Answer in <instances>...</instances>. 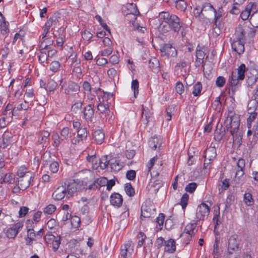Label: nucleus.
Instances as JSON below:
<instances>
[{
  "label": "nucleus",
  "instance_id": "obj_1",
  "mask_svg": "<svg viewBox=\"0 0 258 258\" xmlns=\"http://www.w3.org/2000/svg\"><path fill=\"white\" fill-rule=\"evenodd\" d=\"M240 122L239 116L232 110L229 111L227 118L224 121V132H222L219 135L216 136L217 140L218 141L222 140L226 131L227 132L229 131L234 141L240 143L242 140V137L240 133L238 134Z\"/></svg>",
  "mask_w": 258,
  "mask_h": 258
},
{
  "label": "nucleus",
  "instance_id": "obj_2",
  "mask_svg": "<svg viewBox=\"0 0 258 258\" xmlns=\"http://www.w3.org/2000/svg\"><path fill=\"white\" fill-rule=\"evenodd\" d=\"M246 67L242 63L237 70L233 71L229 76L227 82L228 93L229 95L233 96L241 86V81L245 78Z\"/></svg>",
  "mask_w": 258,
  "mask_h": 258
},
{
  "label": "nucleus",
  "instance_id": "obj_3",
  "mask_svg": "<svg viewBox=\"0 0 258 258\" xmlns=\"http://www.w3.org/2000/svg\"><path fill=\"white\" fill-rule=\"evenodd\" d=\"M159 20L167 24L171 31L178 33L183 25V22L177 15L167 11H163L159 14Z\"/></svg>",
  "mask_w": 258,
  "mask_h": 258
},
{
  "label": "nucleus",
  "instance_id": "obj_4",
  "mask_svg": "<svg viewBox=\"0 0 258 258\" xmlns=\"http://www.w3.org/2000/svg\"><path fill=\"white\" fill-rule=\"evenodd\" d=\"M18 185L19 188L24 190L28 187L30 184L31 181L34 179L32 172L27 171L24 167H21L17 172Z\"/></svg>",
  "mask_w": 258,
  "mask_h": 258
},
{
  "label": "nucleus",
  "instance_id": "obj_5",
  "mask_svg": "<svg viewBox=\"0 0 258 258\" xmlns=\"http://www.w3.org/2000/svg\"><path fill=\"white\" fill-rule=\"evenodd\" d=\"M210 212V206L203 202L197 208L195 219H196V221H204L208 217Z\"/></svg>",
  "mask_w": 258,
  "mask_h": 258
},
{
  "label": "nucleus",
  "instance_id": "obj_6",
  "mask_svg": "<svg viewBox=\"0 0 258 258\" xmlns=\"http://www.w3.org/2000/svg\"><path fill=\"white\" fill-rule=\"evenodd\" d=\"M240 241L237 235H233L230 236L228 239L227 254L230 256L234 253L240 250Z\"/></svg>",
  "mask_w": 258,
  "mask_h": 258
},
{
  "label": "nucleus",
  "instance_id": "obj_7",
  "mask_svg": "<svg viewBox=\"0 0 258 258\" xmlns=\"http://www.w3.org/2000/svg\"><path fill=\"white\" fill-rule=\"evenodd\" d=\"M162 56L176 57L177 51L171 44H164L160 49Z\"/></svg>",
  "mask_w": 258,
  "mask_h": 258
},
{
  "label": "nucleus",
  "instance_id": "obj_8",
  "mask_svg": "<svg viewBox=\"0 0 258 258\" xmlns=\"http://www.w3.org/2000/svg\"><path fill=\"white\" fill-rule=\"evenodd\" d=\"M61 19L60 13L55 12L49 18L45 24V26L48 27H52V30L59 26V22Z\"/></svg>",
  "mask_w": 258,
  "mask_h": 258
},
{
  "label": "nucleus",
  "instance_id": "obj_9",
  "mask_svg": "<svg viewBox=\"0 0 258 258\" xmlns=\"http://www.w3.org/2000/svg\"><path fill=\"white\" fill-rule=\"evenodd\" d=\"M133 243L132 241H128L121 246L120 255L122 258H131L132 253L134 250Z\"/></svg>",
  "mask_w": 258,
  "mask_h": 258
},
{
  "label": "nucleus",
  "instance_id": "obj_10",
  "mask_svg": "<svg viewBox=\"0 0 258 258\" xmlns=\"http://www.w3.org/2000/svg\"><path fill=\"white\" fill-rule=\"evenodd\" d=\"M23 227V224L21 222H19L14 224L12 227L7 230L6 232L7 236L9 238H15Z\"/></svg>",
  "mask_w": 258,
  "mask_h": 258
},
{
  "label": "nucleus",
  "instance_id": "obj_11",
  "mask_svg": "<svg viewBox=\"0 0 258 258\" xmlns=\"http://www.w3.org/2000/svg\"><path fill=\"white\" fill-rule=\"evenodd\" d=\"M199 221H196V219L186 225L185 227L183 232L181 234L180 236H184L185 233L195 235L198 231L197 225Z\"/></svg>",
  "mask_w": 258,
  "mask_h": 258
},
{
  "label": "nucleus",
  "instance_id": "obj_12",
  "mask_svg": "<svg viewBox=\"0 0 258 258\" xmlns=\"http://www.w3.org/2000/svg\"><path fill=\"white\" fill-rule=\"evenodd\" d=\"M80 90L79 85L74 82L69 83L68 87L64 89V93L69 96H72L78 94Z\"/></svg>",
  "mask_w": 258,
  "mask_h": 258
},
{
  "label": "nucleus",
  "instance_id": "obj_13",
  "mask_svg": "<svg viewBox=\"0 0 258 258\" xmlns=\"http://www.w3.org/2000/svg\"><path fill=\"white\" fill-rule=\"evenodd\" d=\"M14 132L7 130L3 135V141L1 147L3 149L7 148L13 142V138Z\"/></svg>",
  "mask_w": 258,
  "mask_h": 258
},
{
  "label": "nucleus",
  "instance_id": "obj_14",
  "mask_svg": "<svg viewBox=\"0 0 258 258\" xmlns=\"http://www.w3.org/2000/svg\"><path fill=\"white\" fill-rule=\"evenodd\" d=\"M256 5L255 3H250L245 7L244 10H241L240 17L243 20H246L249 18L255 10Z\"/></svg>",
  "mask_w": 258,
  "mask_h": 258
},
{
  "label": "nucleus",
  "instance_id": "obj_15",
  "mask_svg": "<svg viewBox=\"0 0 258 258\" xmlns=\"http://www.w3.org/2000/svg\"><path fill=\"white\" fill-rule=\"evenodd\" d=\"M83 113V118L89 122L92 121V118L94 115V109L91 104H88L85 106L82 111Z\"/></svg>",
  "mask_w": 258,
  "mask_h": 258
},
{
  "label": "nucleus",
  "instance_id": "obj_16",
  "mask_svg": "<svg viewBox=\"0 0 258 258\" xmlns=\"http://www.w3.org/2000/svg\"><path fill=\"white\" fill-rule=\"evenodd\" d=\"M110 204L113 206L119 208L123 203V198L121 195L117 192L112 194L110 197Z\"/></svg>",
  "mask_w": 258,
  "mask_h": 258
},
{
  "label": "nucleus",
  "instance_id": "obj_17",
  "mask_svg": "<svg viewBox=\"0 0 258 258\" xmlns=\"http://www.w3.org/2000/svg\"><path fill=\"white\" fill-rule=\"evenodd\" d=\"M245 177L243 170H236L233 182L235 186L242 185L245 182Z\"/></svg>",
  "mask_w": 258,
  "mask_h": 258
},
{
  "label": "nucleus",
  "instance_id": "obj_18",
  "mask_svg": "<svg viewBox=\"0 0 258 258\" xmlns=\"http://www.w3.org/2000/svg\"><path fill=\"white\" fill-rule=\"evenodd\" d=\"M63 187L66 188L67 197L69 198L77 191V184L75 182L66 181L64 182Z\"/></svg>",
  "mask_w": 258,
  "mask_h": 258
},
{
  "label": "nucleus",
  "instance_id": "obj_19",
  "mask_svg": "<svg viewBox=\"0 0 258 258\" xmlns=\"http://www.w3.org/2000/svg\"><path fill=\"white\" fill-rule=\"evenodd\" d=\"M245 43L244 41L233 40L231 43L232 49L238 54H241L244 51Z\"/></svg>",
  "mask_w": 258,
  "mask_h": 258
},
{
  "label": "nucleus",
  "instance_id": "obj_20",
  "mask_svg": "<svg viewBox=\"0 0 258 258\" xmlns=\"http://www.w3.org/2000/svg\"><path fill=\"white\" fill-rule=\"evenodd\" d=\"M67 196L66 188L63 185L59 186L52 194V197L55 200H61Z\"/></svg>",
  "mask_w": 258,
  "mask_h": 258
},
{
  "label": "nucleus",
  "instance_id": "obj_21",
  "mask_svg": "<svg viewBox=\"0 0 258 258\" xmlns=\"http://www.w3.org/2000/svg\"><path fill=\"white\" fill-rule=\"evenodd\" d=\"M217 156L216 149L214 147L207 148L204 152L203 157L209 159L210 161H214Z\"/></svg>",
  "mask_w": 258,
  "mask_h": 258
},
{
  "label": "nucleus",
  "instance_id": "obj_22",
  "mask_svg": "<svg viewBox=\"0 0 258 258\" xmlns=\"http://www.w3.org/2000/svg\"><path fill=\"white\" fill-rule=\"evenodd\" d=\"M154 210L148 206L146 204L142 205L141 207V218L143 220V218H149L152 217V215L154 214Z\"/></svg>",
  "mask_w": 258,
  "mask_h": 258
},
{
  "label": "nucleus",
  "instance_id": "obj_23",
  "mask_svg": "<svg viewBox=\"0 0 258 258\" xmlns=\"http://www.w3.org/2000/svg\"><path fill=\"white\" fill-rule=\"evenodd\" d=\"M164 246V251L169 253H173L176 250L175 241L173 239L165 241Z\"/></svg>",
  "mask_w": 258,
  "mask_h": 258
},
{
  "label": "nucleus",
  "instance_id": "obj_24",
  "mask_svg": "<svg viewBox=\"0 0 258 258\" xmlns=\"http://www.w3.org/2000/svg\"><path fill=\"white\" fill-rule=\"evenodd\" d=\"M0 30L1 33L4 35H7L9 32V24L8 22L5 21L4 16L0 12Z\"/></svg>",
  "mask_w": 258,
  "mask_h": 258
},
{
  "label": "nucleus",
  "instance_id": "obj_25",
  "mask_svg": "<svg viewBox=\"0 0 258 258\" xmlns=\"http://www.w3.org/2000/svg\"><path fill=\"white\" fill-rule=\"evenodd\" d=\"M104 133L102 130H97L94 131L93 133V138L98 144L102 143L104 140Z\"/></svg>",
  "mask_w": 258,
  "mask_h": 258
},
{
  "label": "nucleus",
  "instance_id": "obj_26",
  "mask_svg": "<svg viewBox=\"0 0 258 258\" xmlns=\"http://www.w3.org/2000/svg\"><path fill=\"white\" fill-rule=\"evenodd\" d=\"M206 55L204 51H202L201 49L197 48L196 50V59L195 61V66L197 67H199L204 62V58Z\"/></svg>",
  "mask_w": 258,
  "mask_h": 258
},
{
  "label": "nucleus",
  "instance_id": "obj_27",
  "mask_svg": "<svg viewBox=\"0 0 258 258\" xmlns=\"http://www.w3.org/2000/svg\"><path fill=\"white\" fill-rule=\"evenodd\" d=\"M235 38L234 40L237 41H241L245 42V31L242 27H238L236 30L235 33Z\"/></svg>",
  "mask_w": 258,
  "mask_h": 258
},
{
  "label": "nucleus",
  "instance_id": "obj_28",
  "mask_svg": "<svg viewBox=\"0 0 258 258\" xmlns=\"http://www.w3.org/2000/svg\"><path fill=\"white\" fill-rule=\"evenodd\" d=\"M148 144L151 148L155 150L158 147L160 148L161 145V140L157 137L154 136L149 139Z\"/></svg>",
  "mask_w": 258,
  "mask_h": 258
},
{
  "label": "nucleus",
  "instance_id": "obj_29",
  "mask_svg": "<svg viewBox=\"0 0 258 258\" xmlns=\"http://www.w3.org/2000/svg\"><path fill=\"white\" fill-rule=\"evenodd\" d=\"M159 61L155 57L151 58L149 61V67L154 72H158L160 71Z\"/></svg>",
  "mask_w": 258,
  "mask_h": 258
},
{
  "label": "nucleus",
  "instance_id": "obj_30",
  "mask_svg": "<svg viewBox=\"0 0 258 258\" xmlns=\"http://www.w3.org/2000/svg\"><path fill=\"white\" fill-rule=\"evenodd\" d=\"M249 22L253 27L258 28V10H257L256 6L253 13L250 16Z\"/></svg>",
  "mask_w": 258,
  "mask_h": 258
},
{
  "label": "nucleus",
  "instance_id": "obj_31",
  "mask_svg": "<svg viewBox=\"0 0 258 258\" xmlns=\"http://www.w3.org/2000/svg\"><path fill=\"white\" fill-rule=\"evenodd\" d=\"M175 107L176 106L174 105H169L166 107L165 117L167 120L169 121L171 119L172 116L174 114Z\"/></svg>",
  "mask_w": 258,
  "mask_h": 258
},
{
  "label": "nucleus",
  "instance_id": "obj_32",
  "mask_svg": "<svg viewBox=\"0 0 258 258\" xmlns=\"http://www.w3.org/2000/svg\"><path fill=\"white\" fill-rule=\"evenodd\" d=\"M38 60L41 63L44 62L47 63V60L48 56L47 54V50H45V47H43V49H40V52L38 53Z\"/></svg>",
  "mask_w": 258,
  "mask_h": 258
},
{
  "label": "nucleus",
  "instance_id": "obj_33",
  "mask_svg": "<svg viewBox=\"0 0 258 258\" xmlns=\"http://www.w3.org/2000/svg\"><path fill=\"white\" fill-rule=\"evenodd\" d=\"M15 182V178L12 173H6V175H5L2 180L1 181V184L7 183L9 184H13Z\"/></svg>",
  "mask_w": 258,
  "mask_h": 258
},
{
  "label": "nucleus",
  "instance_id": "obj_34",
  "mask_svg": "<svg viewBox=\"0 0 258 258\" xmlns=\"http://www.w3.org/2000/svg\"><path fill=\"white\" fill-rule=\"evenodd\" d=\"M214 13V19L213 20V22H215L216 23L220 22L221 20L220 19L222 17L223 15V10L222 7L219 8L218 10H216L215 9H214L213 11Z\"/></svg>",
  "mask_w": 258,
  "mask_h": 258
},
{
  "label": "nucleus",
  "instance_id": "obj_35",
  "mask_svg": "<svg viewBox=\"0 0 258 258\" xmlns=\"http://www.w3.org/2000/svg\"><path fill=\"white\" fill-rule=\"evenodd\" d=\"M51 138L53 141L52 145L57 149L61 143V141L63 139H61L57 133H53L52 135Z\"/></svg>",
  "mask_w": 258,
  "mask_h": 258
},
{
  "label": "nucleus",
  "instance_id": "obj_36",
  "mask_svg": "<svg viewBox=\"0 0 258 258\" xmlns=\"http://www.w3.org/2000/svg\"><path fill=\"white\" fill-rule=\"evenodd\" d=\"M164 219L165 215L163 213L159 214L158 217L156 219L157 225L159 226V227L157 226L156 227V228L157 229V231L162 229Z\"/></svg>",
  "mask_w": 258,
  "mask_h": 258
},
{
  "label": "nucleus",
  "instance_id": "obj_37",
  "mask_svg": "<svg viewBox=\"0 0 258 258\" xmlns=\"http://www.w3.org/2000/svg\"><path fill=\"white\" fill-rule=\"evenodd\" d=\"M175 3L176 9L181 12H184L186 9L187 4L184 0H176Z\"/></svg>",
  "mask_w": 258,
  "mask_h": 258
},
{
  "label": "nucleus",
  "instance_id": "obj_38",
  "mask_svg": "<svg viewBox=\"0 0 258 258\" xmlns=\"http://www.w3.org/2000/svg\"><path fill=\"white\" fill-rule=\"evenodd\" d=\"M202 84L200 82H197L193 87L192 94L194 96H199L202 90Z\"/></svg>",
  "mask_w": 258,
  "mask_h": 258
},
{
  "label": "nucleus",
  "instance_id": "obj_39",
  "mask_svg": "<svg viewBox=\"0 0 258 258\" xmlns=\"http://www.w3.org/2000/svg\"><path fill=\"white\" fill-rule=\"evenodd\" d=\"M163 181L159 179H155L153 182V183L151 185V187L153 188L154 193L156 194L158 192L159 189L160 187H161L163 186Z\"/></svg>",
  "mask_w": 258,
  "mask_h": 258
},
{
  "label": "nucleus",
  "instance_id": "obj_40",
  "mask_svg": "<svg viewBox=\"0 0 258 258\" xmlns=\"http://www.w3.org/2000/svg\"><path fill=\"white\" fill-rule=\"evenodd\" d=\"M244 202L245 204L248 206H252L254 204V200L251 193L246 192L244 195Z\"/></svg>",
  "mask_w": 258,
  "mask_h": 258
},
{
  "label": "nucleus",
  "instance_id": "obj_41",
  "mask_svg": "<svg viewBox=\"0 0 258 258\" xmlns=\"http://www.w3.org/2000/svg\"><path fill=\"white\" fill-rule=\"evenodd\" d=\"M124 190L127 196L133 197L135 194V191L131 183H127L124 185Z\"/></svg>",
  "mask_w": 258,
  "mask_h": 258
},
{
  "label": "nucleus",
  "instance_id": "obj_42",
  "mask_svg": "<svg viewBox=\"0 0 258 258\" xmlns=\"http://www.w3.org/2000/svg\"><path fill=\"white\" fill-rule=\"evenodd\" d=\"M126 14L139 15H140V12L137 6L135 4H131L127 6V12Z\"/></svg>",
  "mask_w": 258,
  "mask_h": 258
},
{
  "label": "nucleus",
  "instance_id": "obj_43",
  "mask_svg": "<svg viewBox=\"0 0 258 258\" xmlns=\"http://www.w3.org/2000/svg\"><path fill=\"white\" fill-rule=\"evenodd\" d=\"M220 215V208H218V211H214V216L213 218V221L214 223V232H215L216 229L218 228V226L221 223L220 221L219 220L218 217Z\"/></svg>",
  "mask_w": 258,
  "mask_h": 258
},
{
  "label": "nucleus",
  "instance_id": "obj_44",
  "mask_svg": "<svg viewBox=\"0 0 258 258\" xmlns=\"http://www.w3.org/2000/svg\"><path fill=\"white\" fill-rule=\"evenodd\" d=\"M88 135V132L86 128H80L77 131L78 138L81 140H85Z\"/></svg>",
  "mask_w": 258,
  "mask_h": 258
},
{
  "label": "nucleus",
  "instance_id": "obj_45",
  "mask_svg": "<svg viewBox=\"0 0 258 258\" xmlns=\"http://www.w3.org/2000/svg\"><path fill=\"white\" fill-rule=\"evenodd\" d=\"M221 23L218 22L216 23L214 22V27L212 30V33L214 37H217L219 36L221 33L220 28Z\"/></svg>",
  "mask_w": 258,
  "mask_h": 258
},
{
  "label": "nucleus",
  "instance_id": "obj_46",
  "mask_svg": "<svg viewBox=\"0 0 258 258\" xmlns=\"http://www.w3.org/2000/svg\"><path fill=\"white\" fill-rule=\"evenodd\" d=\"M188 200H189L188 195L187 193H184L182 195V196L180 199V203H179V204L181 206L182 209L183 210H184V209H185V208L186 207V206L187 205Z\"/></svg>",
  "mask_w": 258,
  "mask_h": 258
},
{
  "label": "nucleus",
  "instance_id": "obj_47",
  "mask_svg": "<svg viewBox=\"0 0 258 258\" xmlns=\"http://www.w3.org/2000/svg\"><path fill=\"white\" fill-rule=\"evenodd\" d=\"M57 86V83L52 79L48 80L46 90L48 91L51 92L54 91Z\"/></svg>",
  "mask_w": 258,
  "mask_h": 258
},
{
  "label": "nucleus",
  "instance_id": "obj_48",
  "mask_svg": "<svg viewBox=\"0 0 258 258\" xmlns=\"http://www.w3.org/2000/svg\"><path fill=\"white\" fill-rule=\"evenodd\" d=\"M71 225L73 227L77 228L80 227L81 224L80 218L77 216H72L71 219Z\"/></svg>",
  "mask_w": 258,
  "mask_h": 258
},
{
  "label": "nucleus",
  "instance_id": "obj_49",
  "mask_svg": "<svg viewBox=\"0 0 258 258\" xmlns=\"http://www.w3.org/2000/svg\"><path fill=\"white\" fill-rule=\"evenodd\" d=\"M194 15L196 18H201L202 17L204 16L203 14V9L200 6H196V8H194L193 11Z\"/></svg>",
  "mask_w": 258,
  "mask_h": 258
},
{
  "label": "nucleus",
  "instance_id": "obj_50",
  "mask_svg": "<svg viewBox=\"0 0 258 258\" xmlns=\"http://www.w3.org/2000/svg\"><path fill=\"white\" fill-rule=\"evenodd\" d=\"M137 237L139 239L137 248H139L142 247V245H143L145 242V240L146 238V236L144 232H140L137 235Z\"/></svg>",
  "mask_w": 258,
  "mask_h": 258
},
{
  "label": "nucleus",
  "instance_id": "obj_51",
  "mask_svg": "<svg viewBox=\"0 0 258 258\" xmlns=\"http://www.w3.org/2000/svg\"><path fill=\"white\" fill-rule=\"evenodd\" d=\"M139 82L137 79L133 80L132 82L131 87L134 90V94L135 98H137V96L139 94Z\"/></svg>",
  "mask_w": 258,
  "mask_h": 258
},
{
  "label": "nucleus",
  "instance_id": "obj_52",
  "mask_svg": "<svg viewBox=\"0 0 258 258\" xmlns=\"http://www.w3.org/2000/svg\"><path fill=\"white\" fill-rule=\"evenodd\" d=\"M9 46H10V43L7 42L6 43V44L5 45L4 48H3L1 49V52L2 53V57L3 58H6L8 56V54L10 52L11 49L9 47Z\"/></svg>",
  "mask_w": 258,
  "mask_h": 258
},
{
  "label": "nucleus",
  "instance_id": "obj_53",
  "mask_svg": "<svg viewBox=\"0 0 258 258\" xmlns=\"http://www.w3.org/2000/svg\"><path fill=\"white\" fill-rule=\"evenodd\" d=\"M198 184L196 182H190L185 187V190L190 194H192L196 189Z\"/></svg>",
  "mask_w": 258,
  "mask_h": 258
},
{
  "label": "nucleus",
  "instance_id": "obj_54",
  "mask_svg": "<svg viewBox=\"0 0 258 258\" xmlns=\"http://www.w3.org/2000/svg\"><path fill=\"white\" fill-rule=\"evenodd\" d=\"M60 67V63L58 61H53L50 64V70L53 73L57 72Z\"/></svg>",
  "mask_w": 258,
  "mask_h": 258
},
{
  "label": "nucleus",
  "instance_id": "obj_55",
  "mask_svg": "<svg viewBox=\"0 0 258 258\" xmlns=\"http://www.w3.org/2000/svg\"><path fill=\"white\" fill-rule=\"evenodd\" d=\"M109 106L108 104L99 103L97 105V109L101 113H105L107 111H109Z\"/></svg>",
  "mask_w": 258,
  "mask_h": 258
},
{
  "label": "nucleus",
  "instance_id": "obj_56",
  "mask_svg": "<svg viewBox=\"0 0 258 258\" xmlns=\"http://www.w3.org/2000/svg\"><path fill=\"white\" fill-rule=\"evenodd\" d=\"M226 83V79L223 76H219L215 82L216 86L219 88L223 87Z\"/></svg>",
  "mask_w": 258,
  "mask_h": 258
},
{
  "label": "nucleus",
  "instance_id": "obj_57",
  "mask_svg": "<svg viewBox=\"0 0 258 258\" xmlns=\"http://www.w3.org/2000/svg\"><path fill=\"white\" fill-rule=\"evenodd\" d=\"M82 102H81V101H76L72 106L71 110L75 113H77L81 109V108L82 107Z\"/></svg>",
  "mask_w": 258,
  "mask_h": 258
},
{
  "label": "nucleus",
  "instance_id": "obj_58",
  "mask_svg": "<svg viewBox=\"0 0 258 258\" xmlns=\"http://www.w3.org/2000/svg\"><path fill=\"white\" fill-rule=\"evenodd\" d=\"M55 210V206L53 204H49L44 208L43 212L45 214L51 215L54 212Z\"/></svg>",
  "mask_w": 258,
  "mask_h": 258
},
{
  "label": "nucleus",
  "instance_id": "obj_59",
  "mask_svg": "<svg viewBox=\"0 0 258 258\" xmlns=\"http://www.w3.org/2000/svg\"><path fill=\"white\" fill-rule=\"evenodd\" d=\"M138 15H133L132 14H126L125 18L127 20L130 21V23H132L134 28H135V21L137 20V17Z\"/></svg>",
  "mask_w": 258,
  "mask_h": 258
},
{
  "label": "nucleus",
  "instance_id": "obj_60",
  "mask_svg": "<svg viewBox=\"0 0 258 258\" xmlns=\"http://www.w3.org/2000/svg\"><path fill=\"white\" fill-rule=\"evenodd\" d=\"M241 7V6L235 5V3H233V6L232 9L230 11V13L234 15H238L240 13L241 10H242Z\"/></svg>",
  "mask_w": 258,
  "mask_h": 258
},
{
  "label": "nucleus",
  "instance_id": "obj_61",
  "mask_svg": "<svg viewBox=\"0 0 258 258\" xmlns=\"http://www.w3.org/2000/svg\"><path fill=\"white\" fill-rule=\"evenodd\" d=\"M257 116V113L255 112H252L249 113V117L247 119V125L248 128L251 127V122L255 119Z\"/></svg>",
  "mask_w": 258,
  "mask_h": 258
},
{
  "label": "nucleus",
  "instance_id": "obj_62",
  "mask_svg": "<svg viewBox=\"0 0 258 258\" xmlns=\"http://www.w3.org/2000/svg\"><path fill=\"white\" fill-rule=\"evenodd\" d=\"M95 18L99 22L100 24L102 26V27L105 30L108 31V33H110V30L109 28L108 27L107 24L103 22V20L102 19V18L99 15H96L95 16Z\"/></svg>",
  "mask_w": 258,
  "mask_h": 258
},
{
  "label": "nucleus",
  "instance_id": "obj_63",
  "mask_svg": "<svg viewBox=\"0 0 258 258\" xmlns=\"http://www.w3.org/2000/svg\"><path fill=\"white\" fill-rule=\"evenodd\" d=\"M83 88L85 94H89L91 93L92 87L90 84L87 81L84 82L83 84Z\"/></svg>",
  "mask_w": 258,
  "mask_h": 258
},
{
  "label": "nucleus",
  "instance_id": "obj_64",
  "mask_svg": "<svg viewBox=\"0 0 258 258\" xmlns=\"http://www.w3.org/2000/svg\"><path fill=\"white\" fill-rule=\"evenodd\" d=\"M59 168V164L57 161H53L49 165V169L52 173H56Z\"/></svg>",
  "mask_w": 258,
  "mask_h": 258
}]
</instances>
